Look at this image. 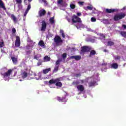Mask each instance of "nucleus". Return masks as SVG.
<instances>
[{"label":"nucleus","mask_w":126,"mask_h":126,"mask_svg":"<svg viewBox=\"0 0 126 126\" xmlns=\"http://www.w3.org/2000/svg\"><path fill=\"white\" fill-rule=\"evenodd\" d=\"M95 84H96V82L95 81H91L89 82V87H92V86H95Z\"/></svg>","instance_id":"f3484780"},{"label":"nucleus","mask_w":126,"mask_h":126,"mask_svg":"<svg viewBox=\"0 0 126 126\" xmlns=\"http://www.w3.org/2000/svg\"><path fill=\"white\" fill-rule=\"evenodd\" d=\"M120 59H121V56H115L114 57V60H115V61H117V60H120Z\"/></svg>","instance_id":"473e14b6"},{"label":"nucleus","mask_w":126,"mask_h":126,"mask_svg":"<svg viewBox=\"0 0 126 126\" xmlns=\"http://www.w3.org/2000/svg\"><path fill=\"white\" fill-rule=\"evenodd\" d=\"M63 1V0H59L58 1V3H59V4H61V3H62Z\"/></svg>","instance_id":"79ce46f5"},{"label":"nucleus","mask_w":126,"mask_h":126,"mask_svg":"<svg viewBox=\"0 0 126 126\" xmlns=\"http://www.w3.org/2000/svg\"><path fill=\"white\" fill-rule=\"evenodd\" d=\"M13 63H15V64H16L17 63V58H15L14 57H12L11 58Z\"/></svg>","instance_id":"4be33fe9"},{"label":"nucleus","mask_w":126,"mask_h":126,"mask_svg":"<svg viewBox=\"0 0 126 126\" xmlns=\"http://www.w3.org/2000/svg\"><path fill=\"white\" fill-rule=\"evenodd\" d=\"M81 76V74H76V77H80Z\"/></svg>","instance_id":"37998d69"},{"label":"nucleus","mask_w":126,"mask_h":126,"mask_svg":"<svg viewBox=\"0 0 126 126\" xmlns=\"http://www.w3.org/2000/svg\"><path fill=\"white\" fill-rule=\"evenodd\" d=\"M49 71H51V68L43 69V73H44V74H47V73H48Z\"/></svg>","instance_id":"aec40b11"},{"label":"nucleus","mask_w":126,"mask_h":126,"mask_svg":"<svg viewBox=\"0 0 126 126\" xmlns=\"http://www.w3.org/2000/svg\"><path fill=\"white\" fill-rule=\"evenodd\" d=\"M32 53V50H30V46H27L26 49V54L27 55H29Z\"/></svg>","instance_id":"ddd939ff"},{"label":"nucleus","mask_w":126,"mask_h":126,"mask_svg":"<svg viewBox=\"0 0 126 126\" xmlns=\"http://www.w3.org/2000/svg\"><path fill=\"white\" fill-rule=\"evenodd\" d=\"M60 33H61L62 34H63V33H64L63 31V30H60Z\"/></svg>","instance_id":"603ef678"},{"label":"nucleus","mask_w":126,"mask_h":126,"mask_svg":"<svg viewBox=\"0 0 126 126\" xmlns=\"http://www.w3.org/2000/svg\"><path fill=\"white\" fill-rule=\"evenodd\" d=\"M77 15H78V16H81V13H80V12L77 13Z\"/></svg>","instance_id":"49530a36"},{"label":"nucleus","mask_w":126,"mask_h":126,"mask_svg":"<svg viewBox=\"0 0 126 126\" xmlns=\"http://www.w3.org/2000/svg\"><path fill=\"white\" fill-rule=\"evenodd\" d=\"M122 27H123V28H124V29H126V25H123Z\"/></svg>","instance_id":"8fccbe9b"},{"label":"nucleus","mask_w":126,"mask_h":126,"mask_svg":"<svg viewBox=\"0 0 126 126\" xmlns=\"http://www.w3.org/2000/svg\"><path fill=\"white\" fill-rule=\"evenodd\" d=\"M111 66H112V67H113V68H114L115 69H117V68H118V63H113L112 64Z\"/></svg>","instance_id":"393cba45"},{"label":"nucleus","mask_w":126,"mask_h":126,"mask_svg":"<svg viewBox=\"0 0 126 126\" xmlns=\"http://www.w3.org/2000/svg\"><path fill=\"white\" fill-rule=\"evenodd\" d=\"M70 59L72 60H75V61H79L81 60V56L79 55H77V56H72L70 57Z\"/></svg>","instance_id":"f8f14e48"},{"label":"nucleus","mask_w":126,"mask_h":126,"mask_svg":"<svg viewBox=\"0 0 126 126\" xmlns=\"http://www.w3.org/2000/svg\"><path fill=\"white\" fill-rule=\"evenodd\" d=\"M77 28H78V27L77 26H75Z\"/></svg>","instance_id":"13d9d810"},{"label":"nucleus","mask_w":126,"mask_h":126,"mask_svg":"<svg viewBox=\"0 0 126 126\" xmlns=\"http://www.w3.org/2000/svg\"><path fill=\"white\" fill-rule=\"evenodd\" d=\"M41 23H42L41 28L40 29L41 31L42 32L46 31V28H47V24L46 23V21H42Z\"/></svg>","instance_id":"1a4fd4ad"},{"label":"nucleus","mask_w":126,"mask_h":126,"mask_svg":"<svg viewBox=\"0 0 126 126\" xmlns=\"http://www.w3.org/2000/svg\"><path fill=\"white\" fill-rule=\"evenodd\" d=\"M78 84H79V82L78 81H75V82H73L72 83V85H74L75 86H77V85H78Z\"/></svg>","instance_id":"7c9ffc66"},{"label":"nucleus","mask_w":126,"mask_h":126,"mask_svg":"<svg viewBox=\"0 0 126 126\" xmlns=\"http://www.w3.org/2000/svg\"><path fill=\"white\" fill-rule=\"evenodd\" d=\"M12 32L13 34H15L16 33V30L15 29V28H13L12 29Z\"/></svg>","instance_id":"4c0bfd02"},{"label":"nucleus","mask_w":126,"mask_h":126,"mask_svg":"<svg viewBox=\"0 0 126 126\" xmlns=\"http://www.w3.org/2000/svg\"><path fill=\"white\" fill-rule=\"evenodd\" d=\"M34 59H36V56H34Z\"/></svg>","instance_id":"bf43d9fd"},{"label":"nucleus","mask_w":126,"mask_h":126,"mask_svg":"<svg viewBox=\"0 0 126 126\" xmlns=\"http://www.w3.org/2000/svg\"><path fill=\"white\" fill-rule=\"evenodd\" d=\"M13 70V69H9L7 71V72L1 74L3 76V78L5 80V81H6L7 79L8 80H9L8 78L10 77V75H11Z\"/></svg>","instance_id":"f03ea898"},{"label":"nucleus","mask_w":126,"mask_h":126,"mask_svg":"<svg viewBox=\"0 0 126 126\" xmlns=\"http://www.w3.org/2000/svg\"><path fill=\"white\" fill-rule=\"evenodd\" d=\"M60 60H57L56 62V65H59L60 64Z\"/></svg>","instance_id":"a19ab883"},{"label":"nucleus","mask_w":126,"mask_h":126,"mask_svg":"<svg viewBox=\"0 0 126 126\" xmlns=\"http://www.w3.org/2000/svg\"><path fill=\"white\" fill-rule=\"evenodd\" d=\"M46 14V10L45 9H42L40 10L38 12V15L40 17L44 16Z\"/></svg>","instance_id":"9b49d317"},{"label":"nucleus","mask_w":126,"mask_h":126,"mask_svg":"<svg viewBox=\"0 0 126 126\" xmlns=\"http://www.w3.org/2000/svg\"><path fill=\"white\" fill-rule=\"evenodd\" d=\"M53 36H54V34H53L51 32H48V35H47V38H52V37H53Z\"/></svg>","instance_id":"c756f323"},{"label":"nucleus","mask_w":126,"mask_h":126,"mask_svg":"<svg viewBox=\"0 0 126 126\" xmlns=\"http://www.w3.org/2000/svg\"><path fill=\"white\" fill-rule=\"evenodd\" d=\"M4 47V42L3 40H1V42H0V48H3Z\"/></svg>","instance_id":"c85d7f7f"},{"label":"nucleus","mask_w":126,"mask_h":126,"mask_svg":"<svg viewBox=\"0 0 126 126\" xmlns=\"http://www.w3.org/2000/svg\"><path fill=\"white\" fill-rule=\"evenodd\" d=\"M0 7L2 8L3 10H6V8H5V6H4V3L1 0H0Z\"/></svg>","instance_id":"2eb2a0df"},{"label":"nucleus","mask_w":126,"mask_h":126,"mask_svg":"<svg viewBox=\"0 0 126 126\" xmlns=\"http://www.w3.org/2000/svg\"><path fill=\"white\" fill-rule=\"evenodd\" d=\"M95 55H96V51L95 50H92L90 51L89 57H90V58H91V57H92V56H94Z\"/></svg>","instance_id":"6ab92c4d"},{"label":"nucleus","mask_w":126,"mask_h":126,"mask_svg":"<svg viewBox=\"0 0 126 126\" xmlns=\"http://www.w3.org/2000/svg\"><path fill=\"white\" fill-rule=\"evenodd\" d=\"M42 1H43V2H44V3H45V4H48L46 0H42Z\"/></svg>","instance_id":"a18cd8bd"},{"label":"nucleus","mask_w":126,"mask_h":126,"mask_svg":"<svg viewBox=\"0 0 126 126\" xmlns=\"http://www.w3.org/2000/svg\"><path fill=\"white\" fill-rule=\"evenodd\" d=\"M100 36L101 37H102V39H103L104 40H105L106 38V36H105V35H104L103 33H101Z\"/></svg>","instance_id":"f704fd0d"},{"label":"nucleus","mask_w":126,"mask_h":126,"mask_svg":"<svg viewBox=\"0 0 126 126\" xmlns=\"http://www.w3.org/2000/svg\"><path fill=\"white\" fill-rule=\"evenodd\" d=\"M57 99L59 101V102H67V99H66V96L65 95H64L62 97L57 96Z\"/></svg>","instance_id":"0eeeda50"},{"label":"nucleus","mask_w":126,"mask_h":126,"mask_svg":"<svg viewBox=\"0 0 126 126\" xmlns=\"http://www.w3.org/2000/svg\"><path fill=\"white\" fill-rule=\"evenodd\" d=\"M11 17L12 20H13L14 23H17V19L16 18V17H15V16H14V15H11Z\"/></svg>","instance_id":"412c9836"},{"label":"nucleus","mask_w":126,"mask_h":126,"mask_svg":"<svg viewBox=\"0 0 126 126\" xmlns=\"http://www.w3.org/2000/svg\"><path fill=\"white\" fill-rule=\"evenodd\" d=\"M103 52H104V53H108V50H107V49H104L103 50Z\"/></svg>","instance_id":"09e8293b"},{"label":"nucleus","mask_w":126,"mask_h":126,"mask_svg":"<svg viewBox=\"0 0 126 126\" xmlns=\"http://www.w3.org/2000/svg\"><path fill=\"white\" fill-rule=\"evenodd\" d=\"M28 11L26 10L24 13V16H26V15H27V13H28Z\"/></svg>","instance_id":"c03bdc74"},{"label":"nucleus","mask_w":126,"mask_h":126,"mask_svg":"<svg viewBox=\"0 0 126 126\" xmlns=\"http://www.w3.org/2000/svg\"><path fill=\"white\" fill-rule=\"evenodd\" d=\"M31 9V4L29 3L26 10L27 11H29V10H30Z\"/></svg>","instance_id":"2f4dec72"},{"label":"nucleus","mask_w":126,"mask_h":126,"mask_svg":"<svg viewBox=\"0 0 126 126\" xmlns=\"http://www.w3.org/2000/svg\"><path fill=\"white\" fill-rule=\"evenodd\" d=\"M77 88L80 92H83L84 91V86L82 85H79L77 86Z\"/></svg>","instance_id":"4468645a"},{"label":"nucleus","mask_w":126,"mask_h":126,"mask_svg":"<svg viewBox=\"0 0 126 126\" xmlns=\"http://www.w3.org/2000/svg\"><path fill=\"white\" fill-rule=\"evenodd\" d=\"M54 42L56 44V46H61L63 44V39L61 38V36L59 35H56L54 38Z\"/></svg>","instance_id":"20e7f679"},{"label":"nucleus","mask_w":126,"mask_h":126,"mask_svg":"<svg viewBox=\"0 0 126 126\" xmlns=\"http://www.w3.org/2000/svg\"><path fill=\"white\" fill-rule=\"evenodd\" d=\"M2 16H1V15L0 14V19L2 18Z\"/></svg>","instance_id":"4d7b16f0"},{"label":"nucleus","mask_w":126,"mask_h":126,"mask_svg":"<svg viewBox=\"0 0 126 126\" xmlns=\"http://www.w3.org/2000/svg\"><path fill=\"white\" fill-rule=\"evenodd\" d=\"M62 36L63 38H65V35H64V33H63L62 34Z\"/></svg>","instance_id":"de8ad7c7"},{"label":"nucleus","mask_w":126,"mask_h":126,"mask_svg":"<svg viewBox=\"0 0 126 126\" xmlns=\"http://www.w3.org/2000/svg\"><path fill=\"white\" fill-rule=\"evenodd\" d=\"M70 7L72 9H74V8H75V5H74V4H72V3L70 4Z\"/></svg>","instance_id":"72a5a7b5"},{"label":"nucleus","mask_w":126,"mask_h":126,"mask_svg":"<svg viewBox=\"0 0 126 126\" xmlns=\"http://www.w3.org/2000/svg\"><path fill=\"white\" fill-rule=\"evenodd\" d=\"M87 8L88 9H89V10H92V9H93V8L90 6H88Z\"/></svg>","instance_id":"ea45409f"},{"label":"nucleus","mask_w":126,"mask_h":126,"mask_svg":"<svg viewBox=\"0 0 126 126\" xmlns=\"http://www.w3.org/2000/svg\"><path fill=\"white\" fill-rule=\"evenodd\" d=\"M91 20L92 22H95L96 18L94 17H92V18H91Z\"/></svg>","instance_id":"e433bc0d"},{"label":"nucleus","mask_w":126,"mask_h":126,"mask_svg":"<svg viewBox=\"0 0 126 126\" xmlns=\"http://www.w3.org/2000/svg\"><path fill=\"white\" fill-rule=\"evenodd\" d=\"M71 20L73 23H77V22L79 23H81V22H82L81 19L75 15H73L72 16Z\"/></svg>","instance_id":"423d86ee"},{"label":"nucleus","mask_w":126,"mask_h":126,"mask_svg":"<svg viewBox=\"0 0 126 126\" xmlns=\"http://www.w3.org/2000/svg\"><path fill=\"white\" fill-rule=\"evenodd\" d=\"M38 45L40 47H45V43H44V41L40 40L38 42Z\"/></svg>","instance_id":"b1692460"},{"label":"nucleus","mask_w":126,"mask_h":126,"mask_svg":"<svg viewBox=\"0 0 126 126\" xmlns=\"http://www.w3.org/2000/svg\"><path fill=\"white\" fill-rule=\"evenodd\" d=\"M66 56H67L66 53H63L62 55V57L64 60V59H66Z\"/></svg>","instance_id":"c9c22d12"},{"label":"nucleus","mask_w":126,"mask_h":126,"mask_svg":"<svg viewBox=\"0 0 126 126\" xmlns=\"http://www.w3.org/2000/svg\"><path fill=\"white\" fill-rule=\"evenodd\" d=\"M22 78H26L27 76H28V73H27L26 71H24L21 74Z\"/></svg>","instance_id":"a211bd4d"},{"label":"nucleus","mask_w":126,"mask_h":126,"mask_svg":"<svg viewBox=\"0 0 126 126\" xmlns=\"http://www.w3.org/2000/svg\"><path fill=\"white\" fill-rule=\"evenodd\" d=\"M15 47H20V37L19 36H16Z\"/></svg>","instance_id":"9d476101"},{"label":"nucleus","mask_w":126,"mask_h":126,"mask_svg":"<svg viewBox=\"0 0 126 126\" xmlns=\"http://www.w3.org/2000/svg\"><path fill=\"white\" fill-rule=\"evenodd\" d=\"M114 45H115V43L112 41H108L107 42V46L112 47V46H114Z\"/></svg>","instance_id":"5701e85b"},{"label":"nucleus","mask_w":126,"mask_h":126,"mask_svg":"<svg viewBox=\"0 0 126 126\" xmlns=\"http://www.w3.org/2000/svg\"><path fill=\"white\" fill-rule=\"evenodd\" d=\"M119 10L118 9H106L105 12L106 13H114V12H118Z\"/></svg>","instance_id":"6e6552de"},{"label":"nucleus","mask_w":126,"mask_h":126,"mask_svg":"<svg viewBox=\"0 0 126 126\" xmlns=\"http://www.w3.org/2000/svg\"><path fill=\"white\" fill-rule=\"evenodd\" d=\"M27 2V0H24V3H26Z\"/></svg>","instance_id":"864d4df0"},{"label":"nucleus","mask_w":126,"mask_h":126,"mask_svg":"<svg viewBox=\"0 0 126 126\" xmlns=\"http://www.w3.org/2000/svg\"><path fill=\"white\" fill-rule=\"evenodd\" d=\"M126 16V14L124 13H121L120 14H118L114 15L113 19L114 21H119V20H121V19H123V18H125Z\"/></svg>","instance_id":"7ed1b4c3"},{"label":"nucleus","mask_w":126,"mask_h":126,"mask_svg":"<svg viewBox=\"0 0 126 126\" xmlns=\"http://www.w3.org/2000/svg\"><path fill=\"white\" fill-rule=\"evenodd\" d=\"M81 82H82V83H84V81L83 80H81Z\"/></svg>","instance_id":"5fc2aeb1"},{"label":"nucleus","mask_w":126,"mask_h":126,"mask_svg":"<svg viewBox=\"0 0 126 126\" xmlns=\"http://www.w3.org/2000/svg\"><path fill=\"white\" fill-rule=\"evenodd\" d=\"M54 19H55L54 17H51L50 18L49 21H50V23H51V24H54V23H55V20Z\"/></svg>","instance_id":"cd10ccee"},{"label":"nucleus","mask_w":126,"mask_h":126,"mask_svg":"<svg viewBox=\"0 0 126 126\" xmlns=\"http://www.w3.org/2000/svg\"><path fill=\"white\" fill-rule=\"evenodd\" d=\"M32 0H28V1H29V2H31V1H32Z\"/></svg>","instance_id":"6e6d98bb"},{"label":"nucleus","mask_w":126,"mask_h":126,"mask_svg":"<svg viewBox=\"0 0 126 126\" xmlns=\"http://www.w3.org/2000/svg\"><path fill=\"white\" fill-rule=\"evenodd\" d=\"M92 50L91 47L88 46H84L81 47L80 54H84V53H89Z\"/></svg>","instance_id":"39448f33"},{"label":"nucleus","mask_w":126,"mask_h":126,"mask_svg":"<svg viewBox=\"0 0 126 126\" xmlns=\"http://www.w3.org/2000/svg\"><path fill=\"white\" fill-rule=\"evenodd\" d=\"M78 3L79 4H80V5H83V3H84V1H79Z\"/></svg>","instance_id":"58836bf2"},{"label":"nucleus","mask_w":126,"mask_h":126,"mask_svg":"<svg viewBox=\"0 0 126 126\" xmlns=\"http://www.w3.org/2000/svg\"><path fill=\"white\" fill-rule=\"evenodd\" d=\"M67 21L69 22H70V21H71V20L70 18H67Z\"/></svg>","instance_id":"3c124183"},{"label":"nucleus","mask_w":126,"mask_h":126,"mask_svg":"<svg viewBox=\"0 0 126 126\" xmlns=\"http://www.w3.org/2000/svg\"><path fill=\"white\" fill-rule=\"evenodd\" d=\"M59 65H56L54 70H53V73H56L59 70Z\"/></svg>","instance_id":"a878e982"},{"label":"nucleus","mask_w":126,"mask_h":126,"mask_svg":"<svg viewBox=\"0 0 126 126\" xmlns=\"http://www.w3.org/2000/svg\"><path fill=\"white\" fill-rule=\"evenodd\" d=\"M61 81V78H58L56 79H52L48 82L49 84H55L56 86L58 87H62L63 86V83Z\"/></svg>","instance_id":"f257e3e1"},{"label":"nucleus","mask_w":126,"mask_h":126,"mask_svg":"<svg viewBox=\"0 0 126 126\" xmlns=\"http://www.w3.org/2000/svg\"><path fill=\"white\" fill-rule=\"evenodd\" d=\"M44 60L45 61V62H50L51 61V57H49L48 56H46L44 58Z\"/></svg>","instance_id":"bb28decb"},{"label":"nucleus","mask_w":126,"mask_h":126,"mask_svg":"<svg viewBox=\"0 0 126 126\" xmlns=\"http://www.w3.org/2000/svg\"><path fill=\"white\" fill-rule=\"evenodd\" d=\"M15 1L17 4H19L18 6L22 8V5L21 4L22 3V0H15Z\"/></svg>","instance_id":"dca6fc26"}]
</instances>
